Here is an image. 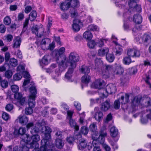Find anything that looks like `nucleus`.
<instances>
[{
    "label": "nucleus",
    "mask_w": 151,
    "mask_h": 151,
    "mask_svg": "<svg viewBox=\"0 0 151 151\" xmlns=\"http://www.w3.org/2000/svg\"><path fill=\"white\" fill-rule=\"evenodd\" d=\"M93 151H101L100 147L97 142L96 141H93Z\"/></svg>",
    "instance_id": "49530a36"
},
{
    "label": "nucleus",
    "mask_w": 151,
    "mask_h": 151,
    "mask_svg": "<svg viewBox=\"0 0 151 151\" xmlns=\"http://www.w3.org/2000/svg\"><path fill=\"white\" fill-rule=\"evenodd\" d=\"M24 137V139L23 138L22 143L25 142L29 148H34V149L33 150L35 149H39V150L40 151V148H37L39 146L38 142L40 140V136L39 134H34L30 137L29 134H26Z\"/></svg>",
    "instance_id": "7ed1b4c3"
},
{
    "label": "nucleus",
    "mask_w": 151,
    "mask_h": 151,
    "mask_svg": "<svg viewBox=\"0 0 151 151\" xmlns=\"http://www.w3.org/2000/svg\"><path fill=\"white\" fill-rule=\"evenodd\" d=\"M88 128L85 127H82L81 129V132L84 135L87 134L88 132Z\"/></svg>",
    "instance_id": "680f3d73"
},
{
    "label": "nucleus",
    "mask_w": 151,
    "mask_h": 151,
    "mask_svg": "<svg viewBox=\"0 0 151 151\" xmlns=\"http://www.w3.org/2000/svg\"><path fill=\"white\" fill-rule=\"evenodd\" d=\"M22 140L21 142L22 146H15L13 148V151H28L29 148L25 142L22 143Z\"/></svg>",
    "instance_id": "f8f14e48"
},
{
    "label": "nucleus",
    "mask_w": 151,
    "mask_h": 151,
    "mask_svg": "<svg viewBox=\"0 0 151 151\" xmlns=\"http://www.w3.org/2000/svg\"><path fill=\"white\" fill-rule=\"evenodd\" d=\"M89 129L92 132H95L96 131L97 127L96 124L93 123L91 124L89 126Z\"/></svg>",
    "instance_id": "13d9d810"
},
{
    "label": "nucleus",
    "mask_w": 151,
    "mask_h": 151,
    "mask_svg": "<svg viewBox=\"0 0 151 151\" xmlns=\"http://www.w3.org/2000/svg\"><path fill=\"white\" fill-rule=\"evenodd\" d=\"M114 56L112 54H107L106 56V60L109 62L111 63L114 59Z\"/></svg>",
    "instance_id": "a19ab883"
},
{
    "label": "nucleus",
    "mask_w": 151,
    "mask_h": 151,
    "mask_svg": "<svg viewBox=\"0 0 151 151\" xmlns=\"http://www.w3.org/2000/svg\"><path fill=\"white\" fill-rule=\"evenodd\" d=\"M123 69L120 66L118 65L114 68L113 73L114 74L121 75L123 72Z\"/></svg>",
    "instance_id": "5701e85b"
},
{
    "label": "nucleus",
    "mask_w": 151,
    "mask_h": 151,
    "mask_svg": "<svg viewBox=\"0 0 151 151\" xmlns=\"http://www.w3.org/2000/svg\"><path fill=\"white\" fill-rule=\"evenodd\" d=\"M93 133L92 136V138L93 140V141H96L97 142V140L99 138V133L98 131H96L95 132H93Z\"/></svg>",
    "instance_id": "8fccbe9b"
},
{
    "label": "nucleus",
    "mask_w": 151,
    "mask_h": 151,
    "mask_svg": "<svg viewBox=\"0 0 151 151\" xmlns=\"http://www.w3.org/2000/svg\"><path fill=\"white\" fill-rule=\"evenodd\" d=\"M13 108V106L12 104H7L6 107L5 109L8 111H10L12 110Z\"/></svg>",
    "instance_id": "69168bd1"
},
{
    "label": "nucleus",
    "mask_w": 151,
    "mask_h": 151,
    "mask_svg": "<svg viewBox=\"0 0 151 151\" xmlns=\"http://www.w3.org/2000/svg\"><path fill=\"white\" fill-rule=\"evenodd\" d=\"M96 45V42L94 40L90 41L88 43V45L90 48H94Z\"/></svg>",
    "instance_id": "4d7b16f0"
},
{
    "label": "nucleus",
    "mask_w": 151,
    "mask_h": 151,
    "mask_svg": "<svg viewBox=\"0 0 151 151\" xmlns=\"http://www.w3.org/2000/svg\"><path fill=\"white\" fill-rule=\"evenodd\" d=\"M69 120V124L72 128H73L76 131L78 130L79 128L78 126L76 125V123L74 120L72 119H70Z\"/></svg>",
    "instance_id": "2f4dec72"
},
{
    "label": "nucleus",
    "mask_w": 151,
    "mask_h": 151,
    "mask_svg": "<svg viewBox=\"0 0 151 151\" xmlns=\"http://www.w3.org/2000/svg\"><path fill=\"white\" fill-rule=\"evenodd\" d=\"M104 83L103 81L100 79L96 80L93 82L91 85V87L95 88L101 89L103 85H104Z\"/></svg>",
    "instance_id": "ddd939ff"
},
{
    "label": "nucleus",
    "mask_w": 151,
    "mask_h": 151,
    "mask_svg": "<svg viewBox=\"0 0 151 151\" xmlns=\"http://www.w3.org/2000/svg\"><path fill=\"white\" fill-rule=\"evenodd\" d=\"M68 3L70 7L71 6L72 8L78 7L79 6V2L78 0H72Z\"/></svg>",
    "instance_id": "7c9ffc66"
},
{
    "label": "nucleus",
    "mask_w": 151,
    "mask_h": 151,
    "mask_svg": "<svg viewBox=\"0 0 151 151\" xmlns=\"http://www.w3.org/2000/svg\"><path fill=\"white\" fill-rule=\"evenodd\" d=\"M37 15L36 11H32L29 15V19L31 21H33L36 19Z\"/></svg>",
    "instance_id": "4c0bfd02"
},
{
    "label": "nucleus",
    "mask_w": 151,
    "mask_h": 151,
    "mask_svg": "<svg viewBox=\"0 0 151 151\" xmlns=\"http://www.w3.org/2000/svg\"><path fill=\"white\" fill-rule=\"evenodd\" d=\"M47 57V56H45L42 58L41 60L40 61V65L42 67L44 65H46L48 64V61Z\"/></svg>",
    "instance_id": "72a5a7b5"
},
{
    "label": "nucleus",
    "mask_w": 151,
    "mask_h": 151,
    "mask_svg": "<svg viewBox=\"0 0 151 151\" xmlns=\"http://www.w3.org/2000/svg\"><path fill=\"white\" fill-rule=\"evenodd\" d=\"M104 91L106 92V94H105L103 92L102 93L103 98L106 97L108 96V94L115 93L116 91V86L112 83L109 84L106 86V89H102L101 90V92Z\"/></svg>",
    "instance_id": "6e6552de"
},
{
    "label": "nucleus",
    "mask_w": 151,
    "mask_h": 151,
    "mask_svg": "<svg viewBox=\"0 0 151 151\" xmlns=\"http://www.w3.org/2000/svg\"><path fill=\"white\" fill-rule=\"evenodd\" d=\"M18 63L17 60L14 58H12L10 59L9 63L12 67H16L18 65Z\"/></svg>",
    "instance_id": "ea45409f"
},
{
    "label": "nucleus",
    "mask_w": 151,
    "mask_h": 151,
    "mask_svg": "<svg viewBox=\"0 0 151 151\" xmlns=\"http://www.w3.org/2000/svg\"><path fill=\"white\" fill-rule=\"evenodd\" d=\"M25 65H20L17 68V71L19 72L20 73H22L24 71Z\"/></svg>",
    "instance_id": "09e8293b"
},
{
    "label": "nucleus",
    "mask_w": 151,
    "mask_h": 151,
    "mask_svg": "<svg viewBox=\"0 0 151 151\" xmlns=\"http://www.w3.org/2000/svg\"><path fill=\"white\" fill-rule=\"evenodd\" d=\"M128 80L129 78L127 77V76L124 75L123 76L121 79V83L123 84L126 82Z\"/></svg>",
    "instance_id": "774afa93"
},
{
    "label": "nucleus",
    "mask_w": 151,
    "mask_h": 151,
    "mask_svg": "<svg viewBox=\"0 0 151 151\" xmlns=\"http://www.w3.org/2000/svg\"><path fill=\"white\" fill-rule=\"evenodd\" d=\"M11 20L10 17L7 16L4 19V24L6 25H9L11 23Z\"/></svg>",
    "instance_id": "864d4df0"
},
{
    "label": "nucleus",
    "mask_w": 151,
    "mask_h": 151,
    "mask_svg": "<svg viewBox=\"0 0 151 151\" xmlns=\"http://www.w3.org/2000/svg\"><path fill=\"white\" fill-rule=\"evenodd\" d=\"M21 42V38L19 37H16L13 40L12 47L13 48H18L19 47Z\"/></svg>",
    "instance_id": "a211bd4d"
},
{
    "label": "nucleus",
    "mask_w": 151,
    "mask_h": 151,
    "mask_svg": "<svg viewBox=\"0 0 151 151\" xmlns=\"http://www.w3.org/2000/svg\"><path fill=\"white\" fill-rule=\"evenodd\" d=\"M81 72L84 74H88L89 73L90 68L87 66L83 65L80 69Z\"/></svg>",
    "instance_id": "58836bf2"
},
{
    "label": "nucleus",
    "mask_w": 151,
    "mask_h": 151,
    "mask_svg": "<svg viewBox=\"0 0 151 151\" xmlns=\"http://www.w3.org/2000/svg\"><path fill=\"white\" fill-rule=\"evenodd\" d=\"M142 100L145 103H147L146 105L148 106L146 109L147 117L148 119H151V99L149 97H145L143 98Z\"/></svg>",
    "instance_id": "1a4fd4ad"
},
{
    "label": "nucleus",
    "mask_w": 151,
    "mask_h": 151,
    "mask_svg": "<svg viewBox=\"0 0 151 151\" xmlns=\"http://www.w3.org/2000/svg\"><path fill=\"white\" fill-rule=\"evenodd\" d=\"M67 142L70 144H72L74 141V137L72 136H69L66 139Z\"/></svg>",
    "instance_id": "338daca9"
},
{
    "label": "nucleus",
    "mask_w": 151,
    "mask_h": 151,
    "mask_svg": "<svg viewBox=\"0 0 151 151\" xmlns=\"http://www.w3.org/2000/svg\"><path fill=\"white\" fill-rule=\"evenodd\" d=\"M22 73L19 72L15 74L13 76V79L14 81H19L22 78Z\"/></svg>",
    "instance_id": "37998d69"
},
{
    "label": "nucleus",
    "mask_w": 151,
    "mask_h": 151,
    "mask_svg": "<svg viewBox=\"0 0 151 151\" xmlns=\"http://www.w3.org/2000/svg\"><path fill=\"white\" fill-rule=\"evenodd\" d=\"M99 109L98 107H96L94 109L95 112L94 118L96 120L100 122L103 119V114L100 111H99Z\"/></svg>",
    "instance_id": "9b49d317"
},
{
    "label": "nucleus",
    "mask_w": 151,
    "mask_h": 151,
    "mask_svg": "<svg viewBox=\"0 0 151 151\" xmlns=\"http://www.w3.org/2000/svg\"><path fill=\"white\" fill-rule=\"evenodd\" d=\"M137 69L136 68H132L128 69L127 72L130 75H133L137 73Z\"/></svg>",
    "instance_id": "603ef678"
},
{
    "label": "nucleus",
    "mask_w": 151,
    "mask_h": 151,
    "mask_svg": "<svg viewBox=\"0 0 151 151\" xmlns=\"http://www.w3.org/2000/svg\"><path fill=\"white\" fill-rule=\"evenodd\" d=\"M22 74H23L24 77L26 78L24 80L23 83V85L25 86L30 82V75L28 73L25 71L23 72Z\"/></svg>",
    "instance_id": "412c9836"
},
{
    "label": "nucleus",
    "mask_w": 151,
    "mask_h": 151,
    "mask_svg": "<svg viewBox=\"0 0 151 151\" xmlns=\"http://www.w3.org/2000/svg\"><path fill=\"white\" fill-rule=\"evenodd\" d=\"M87 29L88 30L92 31H97L99 30L98 27L97 26L93 24L89 25Z\"/></svg>",
    "instance_id": "79ce46f5"
},
{
    "label": "nucleus",
    "mask_w": 151,
    "mask_h": 151,
    "mask_svg": "<svg viewBox=\"0 0 151 151\" xmlns=\"http://www.w3.org/2000/svg\"><path fill=\"white\" fill-rule=\"evenodd\" d=\"M65 50V48L62 47L59 50H55L53 52L54 58L59 66V72L57 74L58 75L60 74V72L64 70L67 67L68 59L65 57H62L61 55L64 52Z\"/></svg>",
    "instance_id": "f257e3e1"
},
{
    "label": "nucleus",
    "mask_w": 151,
    "mask_h": 151,
    "mask_svg": "<svg viewBox=\"0 0 151 151\" xmlns=\"http://www.w3.org/2000/svg\"><path fill=\"white\" fill-rule=\"evenodd\" d=\"M133 20L136 23L139 24L142 22V17L141 15L139 14H136L133 17Z\"/></svg>",
    "instance_id": "bb28decb"
},
{
    "label": "nucleus",
    "mask_w": 151,
    "mask_h": 151,
    "mask_svg": "<svg viewBox=\"0 0 151 151\" xmlns=\"http://www.w3.org/2000/svg\"><path fill=\"white\" fill-rule=\"evenodd\" d=\"M127 55L129 56L138 57L140 55L139 51L135 48L129 49L127 52Z\"/></svg>",
    "instance_id": "9d476101"
},
{
    "label": "nucleus",
    "mask_w": 151,
    "mask_h": 151,
    "mask_svg": "<svg viewBox=\"0 0 151 151\" xmlns=\"http://www.w3.org/2000/svg\"><path fill=\"white\" fill-rule=\"evenodd\" d=\"M87 145V142L85 139H82L80 141L79 145L78 146L79 149L82 150L86 147Z\"/></svg>",
    "instance_id": "473e14b6"
},
{
    "label": "nucleus",
    "mask_w": 151,
    "mask_h": 151,
    "mask_svg": "<svg viewBox=\"0 0 151 151\" xmlns=\"http://www.w3.org/2000/svg\"><path fill=\"white\" fill-rule=\"evenodd\" d=\"M34 123L32 122H30L29 123L26 125V127L28 129H29L31 127H33L32 128L30 132L31 133L33 134L35 133H36L39 132V129L38 127H36V126L34 127Z\"/></svg>",
    "instance_id": "2eb2a0df"
},
{
    "label": "nucleus",
    "mask_w": 151,
    "mask_h": 151,
    "mask_svg": "<svg viewBox=\"0 0 151 151\" xmlns=\"http://www.w3.org/2000/svg\"><path fill=\"white\" fill-rule=\"evenodd\" d=\"M103 69L105 70V71H103L102 73L103 75H107L108 72L113 73L114 68L111 65H105L103 66Z\"/></svg>",
    "instance_id": "dca6fc26"
},
{
    "label": "nucleus",
    "mask_w": 151,
    "mask_h": 151,
    "mask_svg": "<svg viewBox=\"0 0 151 151\" xmlns=\"http://www.w3.org/2000/svg\"><path fill=\"white\" fill-rule=\"evenodd\" d=\"M92 37V34L90 31H86L83 34V37L87 40H91Z\"/></svg>",
    "instance_id": "c756f323"
},
{
    "label": "nucleus",
    "mask_w": 151,
    "mask_h": 151,
    "mask_svg": "<svg viewBox=\"0 0 151 151\" xmlns=\"http://www.w3.org/2000/svg\"><path fill=\"white\" fill-rule=\"evenodd\" d=\"M133 6L129 9V11H131L132 10H133V11L137 12H140L141 11V8L140 5H137V4L135 5L133 4Z\"/></svg>",
    "instance_id": "c9c22d12"
},
{
    "label": "nucleus",
    "mask_w": 151,
    "mask_h": 151,
    "mask_svg": "<svg viewBox=\"0 0 151 151\" xmlns=\"http://www.w3.org/2000/svg\"><path fill=\"white\" fill-rule=\"evenodd\" d=\"M140 101H141V100H140V98H138L136 96L133 100L132 104L133 105H136Z\"/></svg>",
    "instance_id": "052dcab7"
},
{
    "label": "nucleus",
    "mask_w": 151,
    "mask_h": 151,
    "mask_svg": "<svg viewBox=\"0 0 151 151\" xmlns=\"http://www.w3.org/2000/svg\"><path fill=\"white\" fill-rule=\"evenodd\" d=\"M75 68L71 67L69 68L68 71L66 73L65 76L68 80H70L72 76V74L73 71V69Z\"/></svg>",
    "instance_id": "c85d7f7f"
},
{
    "label": "nucleus",
    "mask_w": 151,
    "mask_h": 151,
    "mask_svg": "<svg viewBox=\"0 0 151 151\" xmlns=\"http://www.w3.org/2000/svg\"><path fill=\"white\" fill-rule=\"evenodd\" d=\"M141 39L143 43L146 45L150 42L151 37L149 35L145 34L141 37Z\"/></svg>",
    "instance_id": "f3484780"
},
{
    "label": "nucleus",
    "mask_w": 151,
    "mask_h": 151,
    "mask_svg": "<svg viewBox=\"0 0 151 151\" xmlns=\"http://www.w3.org/2000/svg\"><path fill=\"white\" fill-rule=\"evenodd\" d=\"M105 41V40L104 39H100L98 40L96 42V45L100 47H102L104 45V41Z\"/></svg>",
    "instance_id": "bf43d9fd"
},
{
    "label": "nucleus",
    "mask_w": 151,
    "mask_h": 151,
    "mask_svg": "<svg viewBox=\"0 0 151 151\" xmlns=\"http://www.w3.org/2000/svg\"><path fill=\"white\" fill-rule=\"evenodd\" d=\"M123 62L126 65H128L131 62V60L130 57H125L123 59Z\"/></svg>",
    "instance_id": "de8ad7c7"
},
{
    "label": "nucleus",
    "mask_w": 151,
    "mask_h": 151,
    "mask_svg": "<svg viewBox=\"0 0 151 151\" xmlns=\"http://www.w3.org/2000/svg\"><path fill=\"white\" fill-rule=\"evenodd\" d=\"M1 87L3 88H6L8 85V83L6 80H4L2 81H1Z\"/></svg>",
    "instance_id": "0e129e2a"
},
{
    "label": "nucleus",
    "mask_w": 151,
    "mask_h": 151,
    "mask_svg": "<svg viewBox=\"0 0 151 151\" xmlns=\"http://www.w3.org/2000/svg\"><path fill=\"white\" fill-rule=\"evenodd\" d=\"M33 110L32 108L29 106L26 108L25 109V114L27 115L33 113Z\"/></svg>",
    "instance_id": "e2e57ef3"
},
{
    "label": "nucleus",
    "mask_w": 151,
    "mask_h": 151,
    "mask_svg": "<svg viewBox=\"0 0 151 151\" xmlns=\"http://www.w3.org/2000/svg\"><path fill=\"white\" fill-rule=\"evenodd\" d=\"M129 95L125 94L124 96H122L120 99H118L120 103L122 104H125L128 102Z\"/></svg>",
    "instance_id": "393cba45"
},
{
    "label": "nucleus",
    "mask_w": 151,
    "mask_h": 151,
    "mask_svg": "<svg viewBox=\"0 0 151 151\" xmlns=\"http://www.w3.org/2000/svg\"><path fill=\"white\" fill-rule=\"evenodd\" d=\"M69 60H68V62L67 63V66L68 64H70L71 67L76 68V63L79 60V57L78 54L74 52H71L68 56Z\"/></svg>",
    "instance_id": "0eeeda50"
},
{
    "label": "nucleus",
    "mask_w": 151,
    "mask_h": 151,
    "mask_svg": "<svg viewBox=\"0 0 151 151\" xmlns=\"http://www.w3.org/2000/svg\"><path fill=\"white\" fill-rule=\"evenodd\" d=\"M50 40L48 38H45L43 39L41 42V45L42 48L44 50H47V47H46L45 46L48 45L50 42Z\"/></svg>",
    "instance_id": "6ab92c4d"
},
{
    "label": "nucleus",
    "mask_w": 151,
    "mask_h": 151,
    "mask_svg": "<svg viewBox=\"0 0 151 151\" xmlns=\"http://www.w3.org/2000/svg\"><path fill=\"white\" fill-rule=\"evenodd\" d=\"M11 88L12 91L15 93L14 96L15 100L14 101L13 103L16 105L19 103L22 106L26 104L25 98L22 97V94L17 93L19 90V87L16 85H13L11 86Z\"/></svg>",
    "instance_id": "20e7f679"
},
{
    "label": "nucleus",
    "mask_w": 151,
    "mask_h": 151,
    "mask_svg": "<svg viewBox=\"0 0 151 151\" xmlns=\"http://www.w3.org/2000/svg\"><path fill=\"white\" fill-rule=\"evenodd\" d=\"M111 135L112 137H116L118 134V129L114 126L112 127L110 129Z\"/></svg>",
    "instance_id": "cd10ccee"
},
{
    "label": "nucleus",
    "mask_w": 151,
    "mask_h": 151,
    "mask_svg": "<svg viewBox=\"0 0 151 151\" xmlns=\"http://www.w3.org/2000/svg\"><path fill=\"white\" fill-rule=\"evenodd\" d=\"M80 22V21L79 19H76L73 20V23L72 27L73 30L77 32L79 31L80 29V27L78 23Z\"/></svg>",
    "instance_id": "4be33fe9"
},
{
    "label": "nucleus",
    "mask_w": 151,
    "mask_h": 151,
    "mask_svg": "<svg viewBox=\"0 0 151 151\" xmlns=\"http://www.w3.org/2000/svg\"><path fill=\"white\" fill-rule=\"evenodd\" d=\"M90 80V77L88 75H85L82 78V83H83L87 84L89 82Z\"/></svg>",
    "instance_id": "f704fd0d"
},
{
    "label": "nucleus",
    "mask_w": 151,
    "mask_h": 151,
    "mask_svg": "<svg viewBox=\"0 0 151 151\" xmlns=\"http://www.w3.org/2000/svg\"><path fill=\"white\" fill-rule=\"evenodd\" d=\"M68 2L61 3L60 5V8L62 10H67L70 7Z\"/></svg>",
    "instance_id": "e433bc0d"
},
{
    "label": "nucleus",
    "mask_w": 151,
    "mask_h": 151,
    "mask_svg": "<svg viewBox=\"0 0 151 151\" xmlns=\"http://www.w3.org/2000/svg\"><path fill=\"white\" fill-rule=\"evenodd\" d=\"M19 123L22 125H25L28 121V118L25 116L19 115L18 117Z\"/></svg>",
    "instance_id": "aec40b11"
},
{
    "label": "nucleus",
    "mask_w": 151,
    "mask_h": 151,
    "mask_svg": "<svg viewBox=\"0 0 151 151\" xmlns=\"http://www.w3.org/2000/svg\"><path fill=\"white\" fill-rule=\"evenodd\" d=\"M109 52L108 48L105 47L99 50L98 52V55L100 56H103L105 55H107Z\"/></svg>",
    "instance_id": "b1692460"
},
{
    "label": "nucleus",
    "mask_w": 151,
    "mask_h": 151,
    "mask_svg": "<svg viewBox=\"0 0 151 151\" xmlns=\"http://www.w3.org/2000/svg\"><path fill=\"white\" fill-rule=\"evenodd\" d=\"M107 133H105L103 134H100L98 138L99 141L101 143H103L104 141V137L106 136Z\"/></svg>",
    "instance_id": "c03bdc74"
},
{
    "label": "nucleus",
    "mask_w": 151,
    "mask_h": 151,
    "mask_svg": "<svg viewBox=\"0 0 151 151\" xmlns=\"http://www.w3.org/2000/svg\"><path fill=\"white\" fill-rule=\"evenodd\" d=\"M31 31L33 34H35L36 36L39 37L47 35L43 25L41 24L33 26L31 28Z\"/></svg>",
    "instance_id": "423d86ee"
},
{
    "label": "nucleus",
    "mask_w": 151,
    "mask_h": 151,
    "mask_svg": "<svg viewBox=\"0 0 151 151\" xmlns=\"http://www.w3.org/2000/svg\"><path fill=\"white\" fill-rule=\"evenodd\" d=\"M19 134L23 135L22 136V140L23 138L24 139V135L25 134H24L26 132L25 128L22 127H20L19 129Z\"/></svg>",
    "instance_id": "6e6d98bb"
},
{
    "label": "nucleus",
    "mask_w": 151,
    "mask_h": 151,
    "mask_svg": "<svg viewBox=\"0 0 151 151\" xmlns=\"http://www.w3.org/2000/svg\"><path fill=\"white\" fill-rule=\"evenodd\" d=\"M40 131L44 134V138L41 141V149L43 150L45 148H47V147L50 148L53 147L54 145L51 141L50 133L52 130L50 128L48 127L43 126L40 130Z\"/></svg>",
    "instance_id": "f03ea898"
},
{
    "label": "nucleus",
    "mask_w": 151,
    "mask_h": 151,
    "mask_svg": "<svg viewBox=\"0 0 151 151\" xmlns=\"http://www.w3.org/2000/svg\"><path fill=\"white\" fill-rule=\"evenodd\" d=\"M13 75L12 71L10 70H7L5 73V77L8 79L10 78Z\"/></svg>",
    "instance_id": "3c124183"
},
{
    "label": "nucleus",
    "mask_w": 151,
    "mask_h": 151,
    "mask_svg": "<svg viewBox=\"0 0 151 151\" xmlns=\"http://www.w3.org/2000/svg\"><path fill=\"white\" fill-rule=\"evenodd\" d=\"M110 100H107L101 104L100 108L102 111H106L110 108Z\"/></svg>",
    "instance_id": "4468645a"
},
{
    "label": "nucleus",
    "mask_w": 151,
    "mask_h": 151,
    "mask_svg": "<svg viewBox=\"0 0 151 151\" xmlns=\"http://www.w3.org/2000/svg\"><path fill=\"white\" fill-rule=\"evenodd\" d=\"M30 85H32V86L29 88L30 94L29 96L28 105L29 107L32 108L35 106V99L36 97V95L37 93V91L33 82H30Z\"/></svg>",
    "instance_id": "39448f33"
},
{
    "label": "nucleus",
    "mask_w": 151,
    "mask_h": 151,
    "mask_svg": "<svg viewBox=\"0 0 151 151\" xmlns=\"http://www.w3.org/2000/svg\"><path fill=\"white\" fill-rule=\"evenodd\" d=\"M55 145L58 148L61 149L64 146V142L61 139L58 138L55 141Z\"/></svg>",
    "instance_id": "a878e982"
},
{
    "label": "nucleus",
    "mask_w": 151,
    "mask_h": 151,
    "mask_svg": "<svg viewBox=\"0 0 151 151\" xmlns=\"http://www.w3.org/2000/svg\"><path fill=\"white\" fill-rule=\"evenodd\" d=\"M120 102L119 99L115 101L114 104V108L116 109H119L120 106Z\"/></svg>",
    "instance_id": "5fc2aeb1"
},
{
    "label": "nucleus",
    "mask_w": 151,
    "mask_h": 151,
    "mask_svg": "<svg viewBox=\"0 0 151 151\" xmlns=\"http://www.w3.org/2000/svg\"><path fill=\"white\" fill-rule=\"evenodd\" d=\"M70 16L72 17H76L78 15V13L75 8H71L70 10Z\"/></svg>",
    "instance_id": "a18cd8bd"
}]
</instances>
